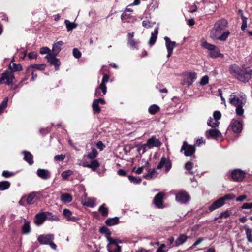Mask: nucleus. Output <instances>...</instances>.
Here are the masks:
<instances>
[{
  "instance_id": "1",
  "label": "nucleus",
  "mask_w": 252,
  "mask_h": 252,
  "mask_svg": "<svg viewBox=\"0 0 252 252\" xmlns=\"http://www.w3.org/2000/svg\"><path fill=\"white\" fill-rule=\"evenodd\" d=\"M246 102V96L241 92H234L229 95V102L231 105L236 107L235 113L237 116L243 115L244 113L243 107Z\"/></svg>"
},
{
  "instance_id": "2",
  "label": "nucleus",
  "mask_w": 252,
  "mask_h": 252,
  "mask_svg": "<svg viewBox=\"0 0 252 252\" xmlns=\"http://www.w3.org/2000/svg\"><path fill=\"white\" fill-rule=\"evenodd\" d=\"M228 23L225 19L222 18L218 20L214 25L210 32V37H216V33H221L223 30L227 27Z\"/></svg>"
},
{
  "instance_id": "3",
  "label": "nucleus",
  "mask_w": 252,
  "mask_h": 252,
  "mask_svg": "<svg viewBox=\"0 0 252 252\" xmlns=\"http://www.w3.org/2000/svg\"><path fill=\"white\" fill-rule=\"evenodd\" d=\"M54 234H42L38 236L37 240L41 245H49L53 250H56L57 246L53 242Z\"/></svg>"
},
{
  "instance_id": "4",
  "label": "nucleus",
  "mask_w": 252,
  "mask_h": 252,
  "mask_svg": "<svg viewBox=\"0 0 252 252\" xmlns=\"http://www.w3.org/2000/svg\"><path fill=\"white\" fill-rule=\"evenodd\" d=\"M15 80V77L12 72L5 71L1 74L0 78V84H5L9 85L12 84Z\"/></svg>"
},
{
  "instance_id": "5",
  "label": "nucleus",
  "mask_w": 252,
  "mask_h": 252,
  "mask_svg": "<svg viewBox=\"0 0 252 252\" xmlns=\"http://www.w3.org/2000/svg\"><path fill=\"white\" fill-rule=\"evenodd\" d=\"M165 168V171L168 173L172 167V162L168 157H165L164 156L161 158L160 161L157 165V169H161L162 168Z\"/></svg>"
},
{
  "instance_id": "6",
  "label": "nucleus",
  "mask_w": 252,
  "mask_h": 252,
  "mask_svg": "<svg viewBox=\"0 0 252 252\" xmlns=\"http://www.w3.org/2000/svg\"><path fill=\"white\" fill-rule=\"evenodd\" d=\"M196 148L194 145H189L186 141H184L180 152L184 151L186 157H191L195 153Z\"/></svg>"
},
{
  "instance_id": "7",
  "label": "nucleus",
  "mask_w": 252,
  "mask_h": 252,
  "mask_svg": "<svg viewBox=\"0 0 252 252\" xmlns=\"http://www.w3.org/2000/svg\"><path fill=\"white\" fill-rule=\"evenodd\" d=\"M221 113L219 111H215L213 113V117L214 119L215 122L214 123H212L213 121V118L211 117L210 118L209 120L207 122V124L209 126L212 127H215L219 126L220 122H219V120L221 118Z\"/></svg>"
},
{
  "instance_id": "8",
  "label": "nucleus",
  "mask_w": 252,
  "mask_h": 252,
  "mask_svg": "<svg viewBox=\"0 0 252 252\" xmlns=\"http://www.w3.org/2000/svg\"><path fill=\"white\" fill-rule=\"evenodd\" d=\"M164 39L165 41V45L168 52L167 57L169 58L173 53L174 48L176 46V43L175 41H171L170 38L167 36L164 37Z\"/></svg>"
},
{
  "instance_id": "9",
  "label": "nucleus",
  "mask_w": 252,
  "mask_h": 252,
  "mask_svg": "<svg viewBox=\"0 0 252 252\" xmlns=\"http://www.w3.org/2000/svg\"><path fill=\"white\" fill-rule=\"evenodd\" d=\"M57 55H52V54H48L45 57V58L47 59L48 62L51 64L55 66V69L56 70H58L59 69V66L61 64V62L59 60L56 58Z\"/></svg>"
},
{
  "instance_id": "10",
  "label": "nucleus",
  "mask_w": 252,
  "mask_h": 252,
  "mask_svg": "<svg viewBox=\"0 0 252 252\" xmlns=\"http://www.w3.org/2000/svg\"><path fill=\"white\" fill-rule=\"evenodd\" d=\"M189 195L185 191H181L177 193L176 200L180 203H186L190 200Z\"/></svg>"
},
{
  "instance_id": "11",
  "label": "nucleus",
  "mask_w": 252,
  "mask_h": 252,
  "mask_svg": "<svg viewBox=\"0 0 252 252\" xmlns=\"http://www.w3.org/2000/svg\"><path fill=\"white\" fill-rule=\"evenodd\" d=\"M246 173L239 169L234 170L231 174L233 180L235 181H242L245 177Z\"/></svg>"
},
{
  "instance_id": "12",
  "label": "nucleus",
  "mask_w": 252,
  "mask_h": 252,
  "mask_svg": "<svg viewBox=\"0 0 252 252\" xmlns=\"http://www.w3.org/2000/svg\"><path fill=\"white\" fill-rule=\"evenodd\" d=\"M108 244L107 245L106 248H108L109 250L111 249V247L110 246L111 244H114L115 247L117 248V251L115 252H121V247L119 246V244H121L122 243V241L118 239H114L112 237H109L107 238Z\"/></svg>"
},
{
  "instance_id": "13",
  "label": "nucleus",
  "mask_w": 252,
  "mask_h": 252,
  "mask_svg": "<svg viewBox=\"0 0 252 252\" xmlns=\"http://www.w3.org/2000/svg\"><path fill=\"white\" fill-rule=\"evenodd\" d=\"M161 145L162 143L155 136H152L147 141L146 143V146L149 148H152L154 147H159Z\"/></svg>"
},
{
  "instance_id": "14",
  "label": "nucleus",
  "mask_w": 252,
  "mask_h": 252,
  "mask_svg": "<svg viewBox=\"0 0 252 252\" xmlns=\"http://www.w3.org/2000/svg\"><path fill=\"white\" fill-rule=\"evenodd\" d=\"M164 194L163 192H159L154 197L153 202L155 205L158 208H162L163 206V199Z\"/></svg>"
},
{
  "instance_id": "15",
  "label": "nucleus",
  "mask_w": 252,
  "mask_h": 252,
  "mask_svg": "<svg viewBox=\"0 0 252 252\" xmlns=\"http://www.w3.org/2000/svg\"><path fill=\"white\" fill-rule=\"evenodd\" d=\"M231 129L235 133H239L242 129V123L237 120H232L231 123Z\"/></svg>"
},
{
  "instance_id": "16",
  "label": "nucleus",
  "mask_w": 252,
  "mask_h": 252,
  "mask_svg": "<svg viewBox=\"0 0 252 252\" xmlns=\"http://www.w3.org/2000/svg\"><path fill=\"white\" fill-rule=\"evenodd\" d=\"M36 173L39 178L43 180H47L51 177L50 172L47 169L39 168L37 169Z\"/></svg>"
},
{
  "instance_id": "17",
  "label": "nucleus",
  "mask_w": 252,
  "mask_h": 252,
  "mask_svg": "<svg viewBox=\"0 0 252 252\" xmlns=\"http://www.w3.org/2000/svg\"><path fill=\"white\" fill-rule=\"evenodd\" d=\"M206 136L207 138L217 139L220 135V132L216 129H211L206 131Z\"/></svg>"
},
{
  "instance_id": "18",
  "label": "nucleus",
  "mask_w": 252,
  "mask_h": 252,
  "mask_svg": "<svg viewBox=\"0 0 252 252\" xmlns=\"http://www.w3.org/2000/svg\"><path fill=\"white\" fill-rule=\"evenodd\" d=\"M46 220L44 212H40L35 215L34 223L36 225L39 226L43 223Z\"/></svg>"
},
{
  "instance_id": "19",
  "label": "nucleus",
  "mask_w": 252,
  "mask_h": 252,
  "mask_svg": "<svg viewBox=\"0 0 252 252\" xmlns=\"http://www.w3.org/2000/svg\"><path fill=\"white\" fill-rule=\"evenodd\" d=\"M229 31H225L221 33H216V37H211L213 40H218L221 41H225L226 40L229 35H230Z\"/></svg>"
},
{
  "instance_id": "20",
  "label": "nucleus",
  "mask_w": 252,
  "mask_h": 252,
  "mask_svg": "<svg viewBox=\"0 0 252 252\" xmlns=\"http://www.w3.org/2000/svg\"><path fill=\"white\" fill-rule=\"evenodd\" d=\"M224 205V203L223 201V199L220 197L219 199L213 202L212 205L209 206V210L210 211H213L216 209L222 207Z\"/></svg>"
},
{
  "instance_id": "21",
  "label": "nucleus",
  "mask_w": 252,
  "mask_h": 252,
  "mask_svg": "<svg viewBox=\"0 0 252 252\" xmlns=\"http://www.w3.org/2000/svg\"><path fill=\"white\" fill-rule=\"evenodd\" d=\"M46 67L45 64H32L28 66L26 70V73L30 72V71L33 69L43 71L44 70Z\"/></svg>"
},
{
  "instance_id": "22",
  "label": "nucleus",
  "mask_w": 252,
  "mask_h": 252,
  "mask_svg": "<svg viewBox=\"0 0 252 252\" xmlns=\"http://www.w3.org/2000/svg\"><path fill=\"white\" fill-rule=\"evenodd\" d=\"M63 214L66 218V220L68 221L76 222L78 220L77 217L72 216V212L68 209H63Z\"/></svg>"
},
{
  "instance_id": "23",
  "label": "nucleus",
  "mask_w": 252,
  "mask_h": 252,
  "mask_svg": "<svg viewBox=\"0 0 252 252\" xmlns=\"http://www.w3.org/2000/svg\"><path fill=\"white\" fill-rule=\"evenodd\" d=\"M22 153L24 155V159L30 165L33 164L34 161L33 159V155L29 151H23Z\"/></svg>"
},
{
  "instance_id": "24",
  "label": "nucleus",
  "mask_w": 252,
  "mask_h": 252,
  "mask_svg": "<svg viewBox=\"0 0 252 252\" xmlns=\"http://www.w3.org/2000/svg\"><path fill=\"white\" fill-rule=\"evenodd\" d=\"M188 238V237L185 234H180L176 240L175 241V246L178 247L186 242Z\"/></svg>"
},
{
  "instance_id": "25",
  "label": "nucleus",
  "mask_w": 252,
  "mask_h": 252,
  "mask_svg": "<svg viewBox=\"0 0 252 252\" xmlns=\"http://www.w3.org/2000/svg\"><path fill=\"white\" fill-rule=\"evenodd\" d=\"M109 78V76L104 75L103 77L102 82L99 85V88L102 91L103 94H105L107 92V87L105 84L108 82Z\"/></svg>"
},
{
  "instance_id": "26",
  "label": "nucleus",
  "mask_w": 252,
  "mask_h": 252,
  "mask_svg": "<svg viewBox=\"0 0 252 252\" xmlns=\"http://www.w3.org/2000/svg\"><path fill=\"white\" fill-rule=\"evenodd\" d=\"M96 199L94 197H89L84 200L83 205L89 207H94L96 205Z\"/></svg>"
},
{
  "instance_id": "27",
  "label": "nucleus",
  "mask_w": 252,
  "mask_h": 252,
  "mask_svg": "<svg viewBox=\"0 0 252 252\" xmlns=\"http://www.w3.org/2000/svg\"><path fill=\"white\" fill-rule=\"evenodd\" d=\"M158 27L157 26L155 28L154 32H152L151 37L149 41V44L150 46L153 45L155 44V43L156 42L157 39L158 32Z\"/></svg>"
},
{
  "instance_id": "28",
  "label": "nucleus",
  "mask_w": 252,
  "mask_h": 252,
  "mask_svg": "<svg viewBox=\"0 0 252 252\" xmlns=\"http://www.w3.org/2000/svg\"><path fill=\"white\" fill-rule=\"evenodd\" d=\"M230 73L235 76L236 78L242 71L240 67L235 64L232 65L230 66Z\"/></svg>"
},
{
  "instance_id": "29",
  "label": "nucleus",
  "mask_w": 252,
  "mask_h": 252,
  "mask_svg": "<svg viewBox=\"0 0 252 252\" xmlns=\"http://www.w3.org/2000/svg\"><path fill=\"white\" fill-rule=\"evenodd\" d=\"M62 41H59L53 45L52 47V55H57L61 50V46L63 45Z\"/></svg>"
},
{
  "instance_id": "30",
  "label": "nucleus",
  "mask_w": 252,
  "mask_h": 252,
  "mask_svg": "<svg viewBox=\"0 0 252 252\" xmlns=\"http://www.w3.org/2000/svg\"><path fill=\"white\" fill-rule=\"evenodd\" d=\"M37 192H32L29 194L27 198V202L29 205L33 204L37 200Z\"/></svg>"
},
{
  "instance_id": "31",
  "label": "nucleus",
  "mask_w": 252,
  "mask_h": 252,
  "mask_svg": "<svg viewBox=\"0 0 252 252\" xmlns=\"http://www.w3.org/2000/svg\"><path fill=\"white\" fill-rule=\"evenodd\" d=\"M31 231L30 223L29 221L24 220V224L22 227V231L23 234H28Z\"/></svg>"
},
{
  "instance_id": "32",
  "label": "nucleus",
  "mask_w": 252,
  "mask_h": 252,
  "mask_svg": "<svg viewBox=\"0 0 252 252\" xmlns=\"http://www.w3.org/2000/svg\"><path fill=\"white\" fill-rule=\"evenodd\" d=\"M12 62L13 61H12L11 63L9 65V68L11 72L13 73V72L22 70V66L21 64H16Z\"/></svg>"
},
{
  "instance_id": "33",
  "label": "nucleus",
  "mask_w": 252,
  "mask_h": 252,
  "mask_svg": "<svg viewBox=\"0 0 252 252\" xmlns=\"http://www.w3.org/2000/svg\"><path fill=\"white\" fill-rule=\"evenodd\" d=\"M61 200L64 203H70L72 200V196L67 193H63L60 197Z\"/></svg>"
},
{
  "instance_id": "34",
  "label": "nucleus",
  "mask_w": 252,
  "mask_h": 252,
  "mask_svg": "<svg viewBox=\"0 0 252 252\" xmlns=\"http://www.w3.org/2000/svg\"><path fill=\"white\" fill-rule=\"evenodd\" d=\"M244 228L245 230L246 237L248 241L252 242V230L249 228L247 225H245Z\"/></svg>"
},
{
  "instance_id": "35",
  "label": "nucleus",
  "mask_w": 252,
  "mask_h": 252,
  "mask_svg": "<svg viewBox=\"0 0 252 252\" xmlns=\"http://www.w3.org/2000/svg\"><path fill=\"white\" fill-rule=\"evenodd\" d=\"M209 56L212 58H216L217 57L223 58L224 55L221 54L219 50L214 49L213 50L210 51L209 53Z\"/></svg>"
},
{
  "instance_id": "36",
  "label": "nucleus",
  "mask_w": 252,
  "mask_h": 252,
  "mask_svg": "<svg viewBox=\"0 0 252 252\" xmlns=\"http://www.w3.org/2000/svg\"><path fill=\"white\" fill-rule=\"evenodd\" d=\"M149 173L145 175H144L143 177L147 180L151 179L153 178L157 177L158 174V173L157 172L155 169H153L151 171H150V170H148Z\"/></svg>"
},
{
  "instance_id": "37",
  "label": "nucleus",
  "mask_w": 252,
  "mask_h": 252,
  "mask_svg": "<svg viewBox=\"0 0 252 252\" xmlns=\"http://www.w3.org/2000/svg\"><path fill=\"white\" fill-rule=\"evenodd\" d=\"M118 223L119 218L117 217L112 218H109L105 221V223L109 226H113L117 224Z\"/></svg>"
},
{
  "instance_id": "38",
  "label": "nucleus",
  "mask_w": 252,
  "mask_h": 252,
  "mask_svg": "<svg viewBox=\"0 0 252 252\" xmlns=\"http://www.w3.org/2000/svg\"><path fill=\"white\" fill-rule=\"evenodd\" d=\"M91 151L86 156L90 159L93 160L97 157L98 152L94 147L91 148Z\"/></svg>"
},
{
  "instance_id": "39",
  "label": "nucleus",
  "mask_w": 252,
  "mask_h": 252,
  "mask_svg": "<svg viewBox=\"0 0 252 252\" xmlns=\"http://www.w3.org/2000/svg\"><path fill=\"white\" fill-rule=\"evenodd\" d=\"M247 74H246L245 72L244 73L243 71H242L239 76L237 77V78L243 82H247L250 79V77L247 76Z\"/></svg>"
},
{
  "instance_id": "40",
  "label": "nucleus",
  "mask_w": 252,
  "mask_h": 252,
  "mask_svg": "<svg viewBox=\"0 0 252 252\" xmlns=\"http://www.w3.org/2000/svg\"><path fill=\"white\" fill-rule=\"evenodd\" d=\"M45 215L46 220H59V219L57 216L53 215L52 213L49 212H44Z\"/></svg>"
},
{
  "instance_id": "41",
  "label": "nucleus",
  "mask_w": 252,
  "mask_h": 252,
  "mask_svg": "<svg viewBox=\"0 0 252 252\" xmlns=\"http://www.w3.org/2000/svg\"><path fill=\"white\" fill-rule=\"evenodd\" d=\"M99 212L103 216H107L108 214V209L106 207V205L105 204H103L101 205L98 209Z\"/></svg>"
},
{
  "instance_id": "42",
  "label": "nucleus",
  "mask_w": 252,
  "mask_h": 252,
  "mask_svg": "<svg viewBox=\"0 0 252 252\" xmlns=\"http://www.w3.org/2000/svg\"><path fill=\"white\" fill-rule=\"evenodd\" d=\"M100 232L102 234H105V237L106 238V240H107V238L109 237H111L110 236L111 234V232L110 230L106 226H103L100 228L99 230Z\"/></svg>"
},
{
  "instance_id": "43",
  "label": "nucleus",
  "mask_w": 252,
  "mask_h": 252,
  "mask_svg": "<svg viewBox=\"0 0 252 252\" xmlns=\"http://www.w3.org/2000/svg\"><path fill=\"white\" fill-rule=\"evenodd\" d=\"M92 108L94 113L98 114L101 111L100 107L99 106V103L96 99H94L93 102Z\"/></svg>"
},
{
  "instance_id": "44",
  "label": "nucleus",
  "mask_w": 252,
  "mask_h": 252,
  "mask_svg": "<svg viewBox=\"0 0 252 252\" xmlns=\"http://www.w3.org/2000/svg\"><path fill=\"white\" fill-rule=\"evenodd\" d=\"M201 46L210 51L216 49V46L215 45L209 43L206 41H203L201 44Z\"/></svg>"
},
{
  "instance_id": "45",
  "label": "nucleus",
  "mask_w": 252,
  "mask_h": 252,
  "mask_svg": "<svg viewBox=\"0 0 252 252\" xmlns=\"http://www.w3.org/2000/svg\"><path fill=\"white\" fill-rule=\"evenodd\" d=\"M10 186V183L7 181L0 182V190L3 191L7 189Z\"/></svg>"
},
{
  "instance_id": "46",
  "label": "nucleus",
  "mask_w": 252,
  "mask_h": 252,
  "mask_svg": "<svg viewBox=\"0 0 252 252\" xmlns=\"http://www.w3.org/2000/svg\"><path fill=\"white\" fill-rule=\"evenodd\" d=\"M159 110V107L156 104H153L150 106L148 112L150 114L154 115Z\"/></svg>"
},
{
  "instance_id": "47",
  "label": "nucleus",
  "mask_w": 252,
  "mask_h": 252,
  "mask_svg": "<svg viewBox=\"0 0 252 252\" xmlns=\"http://www.w3.org/2000/svg\"><path fill=\"white\" fill-rule=\"evenodd\" d=\"M64 24L68 31H71L76 27V25L74 23H71L68 20H65Z\"/></svg>"
},
{
  "instance_id": "48",
  "label": "nucleus",
  "mask_w": 252,
  "mask_h": 252,
  "mask_svg": "<svg viewBox=\"0 0 252 252\" xmlns=\"http://www.w3.org/2000/svg\"><path fill=\"white\" fill-rule=\"evenodd\" d=\"M99 166L100 164L97 160H93L90 163V169L93 171H95Z\"/></svg>"
},
{
  "instance_id": "49",
  "label": "nucleus",
  "mask_w": 252,
  "mask_h": 252,
  "mask_svg": "<svg viewBox=\"0 0 252 252\" xmlns=\"http://www.w3.org/2000/svg\"><path fill=\"white\" fill-rule=\"evenodd\" d=\"M8 101V97H6L3 99V100L0 103V115L3 112L4 109L7 107Z\"/></svg>"
},
{
  "instance_id": "50",
  "label": "nucleus",
  "mask_w": 252,
  "mask_h": 252,
  "mask_svg": "<svg viewBox=\"0 0 252 252\" xmlns=\"http://www.w3.org/2000/svg\"><path fill=\"white\" fill-rule=\"evenodd\" d=\"M196 73L195 72L190 73L188 77H187V79L189 80L188 83L189 85H192V83L196 80Z\"/></svg>"
},
{
  "instance_id": "51",
  "label": "nucleus",
  "mask_w": 252,
  "mask_h": 252,
  "mask_svg": "<svg viewBox=\"0 0 252 252\" xmlns=\"http://www.w3.org/2000/svg\"><path fill=\"white\" fill-rule=\"evenodd\" d=\"M73 174V172L71 170H67L63 172L61 176L64 180H67L68 178Z\"/></svg>"
},
{
  "instance_id": "52",
  "label": "nucleus",
  "mask_w": 252,
  "mask_h": 252,
  "mask_svg": "<svg viewBox=\"0 0 252 252\" xmlns=\"http://www.w3.org/2000/svg\"><path fill=\"white\" fill-rule=\"evenodd\" d=\"M128 178L131 183L135 184H139L141 182V179L140 178H137L131 175H128Z\"/></svg>"
},
{
  "instance_id": "53",
  "label": "nucleus",
  "mask_w": 252,
  "mask_h": 252,
  "mask_svg": "<svg viewBox=\"0 0 252 252\" xmlns=\"http://www.w3.org/2000/svg\"><path fill=\"white\" fill-rule=\"evenodd\" d=\"M193 163L190 161L187 162L185 165V168L188 171V173L190 174H193V172L191 171Z\"/></svg>"
},
{
  "instance_id": "54",
  "label": "nucleus",
  "mask_w": 252,
  "mask_h": 252,
  "mask_svg": "<svg viewBox=\"0 0 252 252\" xmlns=\"http://www.w3.org/2000/svg\"><path fill=\"white\" fill-rule=\"evenodd\" d=\"M241 19L242 21V24L241 25V30L244 31L247 27V18L245 17L243 14H242Z\"/></svg>"
},
{
  "instance_id": "55",
  "label": "nucleus",
  "mask_w": 252,
  "mask_h": 252,
  "mask_svg": "<svg viewBox=\"0 0 252 252\" xmlns=\"http://www.w3.org/2000/svg\"><path fill=\"white\" fill-rule=\"evenodd\" d=\"M128 44L132 49H137V43L134 39H128Z\"/></svg>"
},
{
  "instance_id": "56",
  "label": "nucleus",
  "mask_w": 252,
  "mask_h": 252,
  "mask_svg": "<svg viewBox=\"0 0 252 252\" xmlns=\"http://www.w3.org/2000/svg\"><path fill=\"white\" fill-rule=\"evenodd\" d=\"M231 212L229 210H226L225 211L221 212L220 216H219V218L220 219H221L222 218H227L228 217H229L231 214Z\"/></svg>"
},
{
  "instance_id": "57",
  "label": "nucleus",
  "mask_w": 252,
  "mask_h": 252,
  "mask_svg": "<svg viewBox=\"0 0 252 252\" xmlns=\"http://www.w3.org/2000/svg\"><path fill=\"white\" fill-rule=\"evenodd\" d=\"M235 196L233 194L229 193L221 198H222L223 201L225 203V200H230L233 199L234 198H235Z\"/></svg>"
},
{
  "instance_id": "58",
  "label": "nucleus",
  "mask_w": 252,
  "mask_h": 252,
  "mask_svg": "<svg viewBox=\"0 0 252 252\" xmlns=\"http://www.w3.org/2000/svg\"><path fill=\"white\" fill-rule=\"evenodd\" d=\"M154 24V23H152L148 20H145L142 22V26L146 28L152 27Z\"/></svg>"
},
{
  "instance_id": "59",
  "label": "nucleus",
  "mask_w": 252,
  "mask_h": 252,
  "mask_svg": "<svg viewBox=\"0 0 252 252\" xmlns=\"http://www.w3.org/2000/svg\"><path fill=\"white\" fill-rule=\"evenodd\" d=\"M65 157V155H63V154L57 155H56L54 156V159L56 161H61L64 159Z\"/></svg>"
},
{
  "instance_id": "60",
  "label": "nucleus",
  "mask_w": 252,
  "mask_h": 252,
  "mask_svg": "<svg viewBox=\"0 0 252 252\" xmlns=\"http://www.w3.org/2000/svg\"><path fill=\"white\" fill-rule=\"evenodd\" d=\"M204 239L203 238H199L193 244L190 246L189 250H192L194 247L200 244Z\"/></svg>"
},
{
  "instance_id": "61",
  "label": "nucleus",
  "mask_w": 252,
  "mask_h": 252,
  "mask_svg": "<svg viewBox=\"0 0 252 252\" xmlns=\"http://www.w3.org/2000/svg\"><path fill=\"white\" fill-rule=\"evenodd\" d=\"M73 55L75 58L78 59L81 56V53L77 48H74L73 50Z\"/></svg>"
},
{
  "instance_id": "62",
  "label": "nucleus",
  "mask_w": 252,
  "mask_h": 252,
  "mask_svg": "<svg viewBox=\"0 0 252 252\" xmlns=\"http://www.w3.org/2000/svg\"><path fill=\"white\" fill-rule=\"evenodd\" d=\"M50 49L47 47H42L40 50V53L41 54H51L50 53Z\"/></svg>"
},
{
  "instance_id": "63",
  "label": "nucleus",
  "mask_w": 252,
  "mask_h": 252,
  "mask_svg": "<svg viewBox=\"0 0 252 252\" xmlns=\"http://www.w3.org/2000/svg\"><path fill=\"white\" fill-rule=\"evenodd\" d=\"M209 82V77L207 75H205L203 76L200 82V84L201 85H205L208 84Z\"/></svg>"
},
{
  "instance_id": "64",
  "label": "nucleus",
  "mask_w": 252,
  "mask_h": 252,
  "mask_svg": "<svg viewBox=\"0 0 252 252\" xmlns=\"http://www.w3.org/2000/svg\"><path fill=\"white\" fill-rule=\"evenodd\" d=\"M252 208V202L251 203H245L241 206V208L243 209H249Z\"/></svg>"
}]
</instances>
